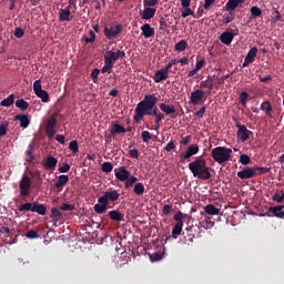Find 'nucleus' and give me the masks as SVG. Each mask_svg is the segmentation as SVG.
Returning <instances> with one entry per match:
<instances>
[{
	"mask_svg": "<svg viewBox=\"0 0 284 284\" xmlns=\"http://www.w3.org/2000/svg\"><path fill=\"white\" fill-rule=\"evenodd\" d=\"M55 210H61V212H72L74 211V204L64 203V204H61V206H59V209H55Z\"/></svg>",
	"mask_w": 284,
	"mask_h": 284,
	"instance_id": "obj_44",
	"label": "nucleus"
},
{
	"mask_svg": "<svg viewBox=\"0 0 284 284\" xmlns=\"http://www.w3.org/2000/svg\"><path fill=\"white\" fill-rule=\"evenodd\" d=\"M184 219H189V215L183 214L182 212H178L175 215H173V221L176 222L175 226L173 227V232H171V234H173V239H178V236L181 235Z\"/></svg>",
	"mask_w": 284,
	"mask_h": 284,
	"instance_id": "obj_4",
	"label": "nucleus"
},
{
	"mask_svg": "<svg viewBox=\"0 0 284 284\" xmlns=\"http://www.w3.org/2000/svg\"><path fill=\"white\" fill-rule=\"evenodd\" d=\"M213 3H216V0H205V2L202 3V9L210 10Z\"/></svg>",
	"mask_w": 284,
	"mask_h": 284,
	"instance_id": "obj_58",
	"label": "nucleus"
},
{
	"mask_svg": "<svg viewBox=\"0 0 284 284\" xmlns=\"http://www.w3.org/2000/svg\"><path fill=\"white\" fill-rule=\"evenodd\" d=\"M132 187H134L132 190L134 195L142 196V194L145 193V185H143L142 183L134 184V185H132Z\"/></svg>",
	"mask_w": 284,
	"mask_h": 284,
	"instance_id": "obj_34",
	"label": "nucleus"
},
{
	"mask_svg": "<svg viewBox=\"0 0 284 284\" xmlns=\"http://www.w3.org/2000/svg\"><path fill=\"white\" fill-rule=\"evenodd\" d=\"M178 63H181V65H186L189 64V59L187 58H183V59H173L170 60V62L168 64L170 65H175Z\"/></svg>",
	"mask_w": 284,
	"mask_h": 284,
	"instance_id": "obj_45",
	"label": "nucleus"
},
{
	"mask_svg": "<svg viewBox=\"0 0 284 284\" xmlns=\"http://www.w3.org/2000/svg\"><path fill=\"white\" fill-rule=\"evenodd\" d=\"M172 150H175L174 141H170V142H168V145H164V152H171Z\"/></svg>",
	"mask_w": 284,
	"mask_h": 284,
	"instance_id": "obj_60",
	"label": "nucleus"
},
{
	"mask_svg": "<svg viewBox=\"0 0 284 284\" xmlns=\"http://www.w3.org/2000/svg\"><path fill=\"white\" fill-rule=\"evenodd\" d=\"M126 57V53H124L121 50L118 51H108L104 53V64H115V61L119 59H123Z\"/></svg>",
	"mask_w": 284,
	"mask_h": 284,
	"instance_id": "obj_7",
	"label": "nucleus"
},
{
	"mask_svg": "<svg viewBox=\"0 0 284 284\" xmlns=\"http://www.w3.org/2000/svg\"><path fill=\"white\" fill-rule=\"evenodd\" d=\"M54 128H55V118L50 116V119L48 120L47 129H54Z\"/></svg>",
	"mask_w": 284,
	"mask_h": 284,
	"instance_id": "obj_62",
	"label": "nucleus"
},
{
	"mask_svg": "<svg viewBox=\"0 0 284 284\" xmlns=\"http://www.w3.org/2000/svg\"><path fill=\"white\" fill-rule=\"evenodd\" d=\"M23 212L37 213L40 216H44V214L48 213V207L45 206L30 207V209L23 210Z\"/></svg>",
	"mask_w": 284,
	"mask_h": 284,
	"instance_id": "obj_28",
	"label": "nucleus"
},
{
	"mask_svg": "<svg viewBox=\"0 0 284 284\" xmlns=\"http://www.w3.org/2000/svg\"><path fill=\"white\" fill-rule=\"evenodd\" d=\"M34 94L38 99L42 101V103L50 102V95L48 94V91L42 90V81L37 80L34 81Z\"/></svg>",
	"mask_w": 284,
	"mask_h": 284,
	"instance_id": "obj_9",
	"label": "nucleus"
},
{
	"mask_svg": "<svg viewBox=\"0 0 284 284\" xmlns=\"http://www.w3.org/2000/svg\"><path fill=\"white\" fill-rule=\"evenodd\" d=\"M241 165H248L251 163V158L246 154H242L240 159Z\"/></svg>",
	"mask_w": 284,
	"mask_h": 284,
	"instance_id": "obj_54",
	"label": "nucleus"
},
{
	"mask_svg": "<svg viewBox=\"0 0 284 284\" xmlns=\"http://www.w3.org/2000/svg\"><path fill=\"white\" fill-rule=\"evenodd\" d=\"M23 34H24L23 29L16 28V33H13V36H16V38L21 39V38H23Z\"/></svg>",
	"mask_w": 284,
	"mask_h": 284,
	"instance_id": "obj_64",
	"label": "nucleus"
},
{
	"mask_svg": "<svg viewBox=\"0 0 284 284\" xmlns=\"http://www.w3.org/2000/svg\"><path fill=\"white\" fill-rule=\"evenodd\" d=\"M159 6V0H143V8H153Z\"/></svg>",
	"mask_w": 284,
	"mask_h": 284,
	"instance_id": "obj_50",
	"label": "nucleus"
},
{
	"mask_svg": "<svg viewBox=\"0 0 284 284\" xmlns=\"http://www.w3.org/2000/svg\"><path fill=\"white\" fill-rule=\"evenodd\" d=\"M62 213L61 211H58V209L53 207L50 209V219H53V221L58 222L61 220Z\"/></svg>",
	"mask_w": 284,
	"mask_h": 284,
	"instance_id": "obj_38",
	"label": "nucleus"
},
{
	"mask_svg": "<svg viewBox=\"0 0 284 284\" xmlns=\"http://www.w3.org/2000/svg\"><path fill=\"white\" fill-rule=\"evenodd\" d=\"M243 2H245V0H229L226 1V4H224V11L226 12L235 11V9H237V6H240Z\"/></svg>",
	"mask_w": 284,
	"mask_h": 284,
	"instance_id": "obj_21",
	"label": "nucleus"
},
{
	"mask_svg": "<svg viewBox=\"0 0 284 284\" xmlns=\"http://www.w3.org/2000/svg\"><path fill=\"white\" fill-rule=\"evenodd\" d=\"M69 7L65 9L59 10V21L60 22H69L72 21V12L69 11Z\"/></svg>",
	"mask_w": 284,
	"mask_h": 284,
	"instance_id": "obj_20",
	"label": "nucleus"
},
{
	"mask_svg": "<svg viewBox=\"0 0 284 284\" xmlns=\"http://www.w3.org/2000/svg\"><path fill=\"white\" fill-rule=\"evenodd\" d=\"M16 121L20 122V128H28V124H30V120H28V115L26 114H18L16 115Z\"/></svg>",
	"mask_w": 284,
	"mask_h": 284,
	"instance_id": "obj_32",
	"label": "nucleus"
},
{
	"mask_svg": "<svg viewBox=\"0 0 284 284\" xmlns=\"http://www.w3.org/2000/svg\"><path fill=\"white\" fill-rule=\"evenodd\" d=\"M108 216H110V221L123 222V214L116 210L108 212Z\"/></svg>",
	"mask_w": 284,
	"mask_h": 284,
	"instance_id": "obj_30",
	"label": "nucleus"
},
{
	"mask_svg": "<svg viewBox=\"0 0 284 284\" xmlns=\"http://www.w3.org/2000/svg\"><path fill=\"white\" fill-rule=\"evenodd\" d=\"M154 16H156V9L145 8L143 9V13L140 14V19L151 20Z\"/></svg>",
	"mask_w": 284,
	"mask_h": 284,
	"instance_id": "obj_24",
	"label": "nucleus"
},
{
	"mask_svg": "<svg viewBox=\"0 0 284 284\" xmlns=\"http://www.w3.org/2000/svg\"><path fill=\"white\" fill-rule=\"evenodd\" d=\"M273 202H276L278 204L284 202V192L282 194L275 193L273 194Z\"/></svg>",
	"mask_w": 284,
	"mask_h": 284,
	"instance_id": "obj_53",
	"label": "nucleus"
},
{
	"mask_svg": "<svg viewBox=\"0 0 284 284\" xmlns=\"http://www.w3.org/2000/svg\"><path fill=\"white\" fill-rule=\"evenodd\" d=\"M251 171H253L254 173H258V174H266L267 172H270V169L268 168L254 166V168H251Z\"/></svg>",
	"mask_w": 284,
	"mask_h": 284,
	"instance_id": "obj_51",
	"label": "nucleus"
},
{
	"mask_svg": "<svg viewBox=\"0 0 284 284\" xmlns=\"http://www.w3.org/2000/svg\"><path fill=\"white\" fill-rule=\"evenodd\" d=\"M203 101H205V91L202 89H196L189 95V104L191 105H200Z\"/></svg>",
	"mask_w": 284,
	"mask_h": 284,
	"instance_id": "obj_5",
	"label": "nucleus"
},
{
	"mask_svg": "<svg viewBox=\"0 0 284 284\" xmlns=\"http://www.w3.org/2000/svg\"><path fill=\"white\" fill-rule=\"evenodd\" d=\"M115 63H104V67L102 69H99V72L102 73H112V67H114Z\"/></svg>",
	"mask_w": 284,
	"mask_h": 284,
	"instance_id": "obj_48",
	"label": "nucleus"
},
{
	"mask_svg": "<svg viewBox=\"0 0 284 284\" xmlns=\"http://www.w3.org/2000/svg\"><path fill=\"white\" fill-rule=\"evenodd\" d=\"M220 212H221V210L217 209L216 206H214L213 204L205 205V214H207L210 216H216V215H219Z\"/></svg>",
	"mask_w": 284,
	"mask_h": 284,
	"instance_id": "obj_33",
	"label": "nucleus"
},
{
	"mask_svg": "<svg viewBox=\"0 0 284 284\" xmlns=\"http://www.w3.org/2000/svg\"><path fill=\"white\" fill-rule=\"evenodd\" d=\"M58 164V160L51 155H48L47 159H44V163H42V168L47 171H55V165Z\"/></svg>",
	"mask_w": 284,
	"mask_h": 284,
	"instance_id": "obj_17",
	"label": "nucleus"
},
{
	"mask_svg": "<svg viewBox=\"0 0 284 284\" xmlns=\"http://www.w3.org/2000/svg\"><path fill=\"white\" fill-rule=\"evenodd\" d=\"M99 73H102V71H99V69H93L91 71V81H93V83H97Z\"/></svg>",
	"mask_w": 284,
	"mask_h": 284,
	"instance_id": "obj_57",
	"label": "nucleus"
},
{
	"mask_svg": "<svg viewBox=\"0 0 284 284\" xmlns=\"http://www.w3.org/2000/svg\"><path fill=\"white\" fill-rule=\"evenodd\" d=\"M120 196L121 194H118V191L112 190V191L104 192L102 196H99L97 202L99 204H108L109 202H116L118 197Z\"/></svg>",
	"mask_w": 284,
	"mask_h": 284,
	"instance_id": "obj_10",
	"label": "nucleus"
},
{
	"mask_svg": "<svg viewBox=\"0 0 284 284\" xmlns=\"http://www.w3.org/2000/svg\"><path fill=\"white\" fill-rule=\"evenodd\" d=\"M115 173V180H118V182H123L126 181V179H132V176L134 175H130L129 170H126V168H118L114 170Z\"/></svg>",
	"mask_w": 284,
	"mask_h": 284,
	"instance_id": "obj_12",
	"label": "nucleus"
},
{
	"mask_svg": "<svg viewBox=\"0 0 284 284\" xmlns=\"http://www.w3.org/2000/svg\"><path fill=\"white\" fill-rule=\"evenodd\" d=\"M97 32L93 31H89V37H83V42H85V44L89 43H93L94 41H97Z\"/></svg>",
	"mask_w": 284,
	"mask_h": 284,
	"instance_id": "obj_41",
	"label": "nucleus"
},
{
	"mask_svg": "<svg viewBox=\"0 0 284 284\" xmlns=\"http://www.w3.org/2000/svg\"><path fill=\"white\" fill-rule=\"evenodd\" d=\"M258 110H262V112H265V114H268L271 111H273V106L270 105L268 101H265V102H262Z\"/></svg>",
	"mask_w": 284,
	"mask_h": 284,
	"instance_id": "obj_43",
	"label": "nucleus"
},
{
	"mask_svg": "<svg viewBox=\"0 0 284 284\" xmlns=\"http://www.w3.org/2000/svg\"><path fill=\"white\" fill-rule=\"evenodd\" d=\"M18 100H14V94H10L7 97V99L1 100L0 106L9 108L12 106Z\"/></svg>",
	"mask_w": 284,
	"mask_h": 284,
	"instance_id": "obj_31",
	"label": "nucleus"
},
{
	"mask_svg": "<svg viewBox=\"0 0 284 284\" xmlns=\"http://www.w3.org/2000/svg\"><path fill=\"white\" fill-rule=\"evenodd\" d=\"M241 106L245 108V100L248 99V93L246 92H241Z\"/></svg>",
	"mask_w": 284,
	"mask_h": 284,
	"instance_id": "obj_63",
	"label": "nucleus"
},
{
	"mask_svg": "<svg viewBox=\"0 0 284 284\" xmlns=\"http://www.w3.org/2000/svg\"><path fill=\"white\" fill-rule=\"evenodd\" d=\"M200 89H207V91H212L213 82H200Z\"/></svg>",
	"mask_w": 284,
	"mask_h": 284,
	"instance_id": "obj_55",
	"label": "nucleus"
},
{
	"mask_svg": "<svg viewBox=\"0 0 284 284\" xmlns=\"http://www.w3.org/2000/svg\"><path fill=\"white\" fill-rule=\"evenodd\" d=\"M44 134L48 135V139H49V140H52V138L58 136V135H55V131L52 130V129H44Z\"/></svg>",
	"mask_w": 284,
	"mask_h": 284,
	"instance_id": "obj_61",
	"label": "nucleus"
},
{
	"mask_svg": "<svg viewBox=\"0 0 284 284\" xmlns=\"http://www.w3.org/2000/svg\"><path fill=\"white\" fill-rule=\"evenodd\" d=\"M189 172H192V176L200 181L211 180V168H207L205 159L197 158L192 162H189Z\"/></svg>",
	"mask_w": 284,
	"mask_h": 284,
	"instance_id": "obj_2",
	"label": "nucleus"
},
{
	"mask_svg": "<svg viewBox=\"0 0 284 284\" xmlns=\"http://www.w3.org/2000/svg\"><path fill=\"white\" fill-rule=\"evenodd\" d=\"M26 162L31 163L33 161V145H29V150L26 151Z\"/></svg>",
	"mask_w": 284,
	"mask_h": 284,
	"instance_id": "obj_47",
	"label": "nucleus"
},
{
	"mask_svg": "<svg viewBox=\"0 0 284 284\" xmlns=\"http://www.w3.org/2000/svg\"><path fill=\"white\" fill-rule=\"evenodd\" d=\"M69 182L68 175H59V180L55 181L54 189L59 192L63 190V186Z\"/></svg>",
	"mask_w": 284,
	"mask_h": 284,
	"instance_id": "obj_22",
	"label": "nucleus"
},
{
	"mask_svg": "<svg viewBox=\"0 0 284 284\" xmlns=\"http://www.w3.org/2000/svg\"><path fill=\"white\" fill-rule=\"evenodd\" d=\"M13 105H16L20 111L28 110V102L23 99H18V102L13 103Z\"/></svg>",
	"mask_w": 284,
	"mask_h": 284,
	"instance_id": "obj_40",
	"label": "nucleus"
},
{
	"mask_svg": "<svg viewBox=\"0 0 284 284\" xmlns=\"http://www.w3.org/2000/svg\"><path fill=\"white\" fill-rule=\"evenodd\" d=\"M232 21H235V13H232V12L224 13L223 23L229 24V23H232Z\"/></svg>",
	"mask_w": 284,
	"mask_h": 284,
	"instance_id": "obj_42",
	"label": "nucleus"
},
{
	"mask_svg": "<svg viewBox=\"0 0 284 284\" xmlns=\"http://www.w3.org/2000/svg\"><path fill=\"white\" fill-rule=\"evenodd\" d=\"M102 172H103V173L114 172V171L112 170V163H110V162H104V163H102Z\"/></svg>",
	"mask_w": 284,
	"mask_h": 284,
	"instance_id": "obj_52",
	"label": "nucleus"
},
{
	"mask_svg": "<svg viewBox=\"0 0 284 284\" xmlns=\"http://www.w3.org/2000/svg\"><path fill=\"white\" fill-rule=\"evenodd\" d=\"M140 31H143V37L145 39H151L154 36L153 28H151V24H143V27H140Z\"/></svg>",
	"mask_w": 284,
	"mask_h": 284,
	"instance_id": "obj_26",
	"label": "nucleus"
},
{
	"mask_svg": "<svg viewBox=\"0 0 284 284\" xmlns=\"http://www.w3.org/2000/svg\"><path fill=\"white\" fill-rule=\"evenodd\" d=\"M263 173L251 171V168H243V171L237 172V179L250 180V179H253L254 176H260Z\"/></svg>",
	"mask_w": 284,
	"mask_h": 284,
	"instance_id": "obj_14",
	"label": "nucleus"
},
{
	"mask_svg": "<svg viewBox=\"0 0 284 284\" xmlns=\"http://www.w3.org/2000/svg\"><path fill=\"white\" fill-rule=\"evenodd\" d=\"M109 209L108 203L93 204V212L97 214H104Z\"/></svg>",
	"mask_w": 284,
	"mask_h": 284,
	"instance_id": "obj_29",
	"label": "nucleus"
},
{
	"mask_svg": "<svg viewBox=\"0 0 284 284\" xmlns=\"http://www.w3.org/2000/svg\"><path fill=\"white\" fill-rule=\"evenodd\" d=\"M102 33L104 34V39L115 40L118 34H121V24H113L109 27H104Z\"/></svg>",
	"mask_w": 284,
	"mask_h": 284,
	"instance_id": "obj_6",
	"label": "nucleus"
},
{
	"mask_svg": "<svg viewBox=\"0 0 284 284\" xmlns=\"http://www.w3.org/2000/svg\"><path fill=\"white\" fill-rule=\"evenodd\" d=\"M69 151L72 152V154H78L79 148H78V141L72 140L69 142Z\"/></svg>",
	"mask_w": 284,
	"mask_h": 284,
	"instance_id": "obj_49",
	"label": "nucleus"
},
{
	"mask_svg": "<svg viewBox=\"0 0 284 284\" xmlns=\"http://www.w3.org/2000/svg\"><path fill=\"white\" fill-rule=\"evenodd\" d=\"M38 237H39V234H37V231L31 230L29 232H26V239L34 240Z\"/></svg>",
	"mask_w": 284,
	"mask_h": 284,
	"instance_id": "obj_56",
	"label": "nucleus"
},
{
	"mask_svg": "<svg viewBox=\"0 0 284 284\" xmlns=\"http://www.w3.org/2000/svg\"><path fill=\"white\" fill-rule=\"evenodd\" d=\"M170 71L158 70L156 73H153V83H161L169 79Z\"/></svg>",
	"mask_w": 284,
	"mask_h": 284,
	"instance_id": "obj_19",
	"label": "nucleus"
},
{
	"mask_svg": "<svg viewBox=\"0 0 284 284\" xmlns=\"http://www.w3.org/2000/svg\"><path fill=\"white\" fill-rule=\"evenodd\" d=\"M232 151L237 152V149L216 146L211 150V158H213V161H215L216 163L224 164L226 162H230V159L232 158Z\"/></svg>",
	"mask_w": 284,
	"mask_h": 284,
	"instance_id": "obj_3",
	"label": "nucleus"
},
{
	"mask_svg": "<svg viewBox=\"0 0 284 284\" xmlns=\"http://www.w3.org/2000/svg\"><path fill=\"white\" fill-rule=\"evenodd\" d=\"M235 128L237 129V141H241V143H245V141H248L250 136L254 134L245 128V125L241 124V122H236Z\"/></svg>",
	"mask_w": 284,
	"mask_h": 284,
	"instance_id": "obj_8",
	"label": "nucleus"
},
{
	"mask_svg": "<svg viewBox=\"0 0 284 284\" xmlns=\"http://www.w3.org/2000/svg\"><path fill=\"white\" fill-rule=\"evenodd\" d=\"M199 152H200L199 145H196V144L189 145V149L186 150V152H183L181 154V160H183V161L189 160L191 156L196 155V153H199Z\"/></svg>",
	"mask_w": 284,
	"mask_h": 284,
	"instance_id": "obj_16",
	"label": "nucleus"
},
{
	"mask_svg": "<svg viewBox=\"0 0 284 284\" xmlns=\"http://www.w3.org/2000/svg\"><path fill=\"white\" fill-rule=\"evenodd\" d=\"M121 182H124L123 187L129 189L136 185V178L135 176L126 178V180H123Z\"/></svg>",
	"mask_w": 284,
	"mask_h": 284,
	"instance_id": "obj_39",
	"label": "nucleus"
},
{
	"mask_svg": "<svg viewBox=\"0 0 284 284\" xmlns=\"http://www.w3.org/2000/svg\"><path fill=\"white\" fill-rule=\"evenodd\" d=\"M183 241L191 244L194 242V226L186 227V233L183 234Z\"/></svg>",
	"mask_w": 284,
	"mask_h": 284,
	"instance_id": "obj_27",
	"label": "nucleus"
},
{
	"mask_svg": "<svg viewBox=\"0 0 284 284\" xmlns=\"http://www.w3.org/2000/svg\"><path fill=\"white\" fill-rule=\"evenodd\" d=\"M187 17H193L194 19L200 18V16H196L194 11H191L189 7L183 8V11H181V18L185 19Z\"/></svg>",
	"mask_w": 284,
	"mask_h": 284,
	"instance_id": "obj_37",
	"label": "nucleus"
},
{
	"mask_svg": "<svg viewBox=\"0 0 284 284\" xmlns=\"http://www.w3.org/2000/svg\"><path fill=\"white\" fill-rule=\"evenodd\" d=\"M232 39H235V32H233L232 29H226L222 36H219V41H222V44L224 45H230L232 43Z\"/></svg>",
	"mask_w": 284,
	"mask_h": 284,
	"instance_id": "obj_13",
	"label": "nucleus"
},
{
	"mask_svg": "<svg viewBox=\"0 0 284 284\" xmlns=\"http://www.w3.org/2000/svg\"><path fill=\"white\" fill-rule=\"evenodd\" d=\"M185 47H187V42H185V40L178 41V43H175V51L183 52L185 51Z\"/></svg>",
	"mask_w": 284,
	"mask_h": 284,
	"instance_id": "obj_46",
	"label": "nucleus"
},
{
	"mask_svg": "<svg viewBox=\"0 0 284 284\" xmlns=\"http://www.w3.org/2000/svg\"><path fill=\"white\" fill-rule=\"evenodd\" d=\"M256 47H253L246 53V59L243 60V68L248 67L251 63H254V58L256 57Z\"/></svg>",
	"mask_w": 284,
	"mask_h": 284,
	"instance_id": "obj_18",
	"label": "nucleus"
},
{
	"mask_svg": "<svg viewBox=\"0 0 284 284\" xmlns=\"http://www.w3.org/2000/svg\"><path fill=\"white\" fill-rule=\"evenodd\" d=\"M18 187L20 190V196H28V194L31 191V179L28 178V175H23L22 179H20V183L18 184Z\"/></svg>",
	"mask_w": 284,
	"mask_h": 284,
	"instance_id": "obj_11",
	"label": "nucleus"
},
{
	"mask_svg": "<svg viewBox=\"0 0 284 284\" xmlns=\"http://www.w3.org/2000/svg\"><path fill=\"white\" fill-rule=\"evenodd\" d=\"M36 207H44V204H40L37 202H26L23 204H20V206L18 207V212H23L26 210L36 209Z\"/></svg>",
	"mask_w": 284,
	"mask_h": 284,
	"instance_id": "obj_23",
	"label": "nucleus"
},
{
	"mask_svg": "<svg viewBox=\"0 0 284 284\" xmlns=\"http://www.w3.org/2000/svg\"><path fill=\"white\" fill-rule=\"evenodd\" d=\"M124 133V128L121 124H113V128L110 129V135H115V134H123Z\"/></svg>",
	"mask_w": 284,
	"mask_h": 284,
	"instance_id": "obj_36",
	"label": "nucleus"
},
{
	"mask_svg": "<svg viewBox=\"0 0 284 284\" xmlns=\"http://www.w3.org/2000/svg\"><path fill=\"white\" fill-rule=\"evenodd\" d=\"M158 110L162 111L163 114L170 118L175 114V105L172 104L159 103V108H156V113H159Z\"/></svg>",
	"mask_w": 284,
	"mask_h": 284,
	"instance_id": "obj_15",
	"label": "nucleus"
},
{
	"mask_svg": "<svg viewBox=\"0 0 284 284\" xmlns=\"http://www.w3.org/2000/svg\"><path fill=\"white\" fill-rule=\"evenodd\" d=\"M267 211L273 213V216L277 219H284V206H271Z\"/></svg>",
	"mask_w": 284,
	"mask_h": 284,
	"instance_id": "obj_25",
	"label": "nucleus"
},
{
	"mask_svg": "<svg viewBox=\"0 0 284 284\" xmlns=\"http://www.w3.org/2000/svg\"><path fill=\"white\" fill-rule=\"evenodd\" d=\"M141 139H143V143H148L149 141H151V133L148 131H143V133H141Z\"/></svg>",
	"mask_w": 284,
	"mask_h": 284,
	"instance_id": "obj_59",
	"label": "nucleus"
},
{
	"mask_svg": "<svg viewBox=\"0 0 284 284\" xmlns=\"http://www.w3.org/2000/svg\"><path fill=\"white\" fill-rule=\"evenodd\" d=\"M250 13H251V14H250L248 19H250V20H254V19H256V18L262 17V9H260V8H257V7H251Z\"/></svg>",
	"mask_w": 284,
	"mask_h": 284,
	"instance_id": "obj_35",
	"label": "nucleus"
},
{
	"mask_svg": "<svg viewBox=\"0 0 284 284\" xmlns=\"http://www.w3.org/2000/svg\"><path fill=\"white\" fill-rule=\"evenodd\" d=\"M158 101L159 99L156 98V95H145L143 100L138 103V108L134 109V123H140V121H142V118H144L145 115L153 116L156 118L155 120H153V123L156 124L155 130H159V123L164 120V115L166 114L156 113Z\"/></svg>",
	"mask_w": 284,
	"mask_h": 284,
	"instance_id": "obj_1",
	"label": "nucleus"
}]
</instances>
